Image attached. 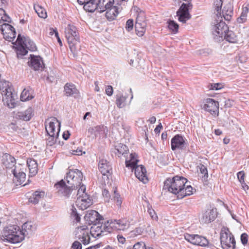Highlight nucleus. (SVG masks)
I'll use <instances>...</instances> for the list:
<instances>
[{
    "label": "nucleus",
    "instance_id": "1",
    "mask_svg": "<svg viewBox=\"0 0 249 249\" xmlns=\"http://www.w3.org/2000/svg\"><path fill=\"white\" fill-rule=\"evenodd\" d=\"M65 34L70 49L73 56L76 57L81 47L80 37L77 29L74 25L69 24L65 29Z\"/></svg>",
    "mask_w": 249,
    "mask_h": 249
},
{
    "label": "nucleus",
    "instance_id": "2",
    "mask_svg": "<svg viewBox=\"0 0 249 249\" xmlns=\"http://www.w3.org/2000/svg\"><path fill=\"white\" fill-rule=\"evenodd\" d=\"M2 239L3 241L16 244L24 240V233L20 227L17 225H10L5 227L2 232Z\"/></svg>",
    "mask_w": 249,
    "mask_h": 249
},
{
    "label": "nucleus",
    "instance_id": "3",
    "mask_svg": "<svg viewBox=\"0 0 249 249\" xmlns=\"http://www.w3.org/2000/svg\"><path fill=\"white\" fill-rule=\"evenodd\" d=\"M187 179L182 177L175 176L173 178H168L164 182L163 190L179 196L183 187L185 186Z\"/></svg>",
    "mask_w": 249,
    "mask_h": 249
},
{
    "label": "nucleus",
    "instance_id": "4",
    "mask_svg": "<svg viewBox=\"0 0 249 249\" xmlns=\"http://www.w3.org/2000/svg\"><path fill=\"white\" fill-rule=\"evenodd\" d=\"M98 11L102 13L106 11L107 18L111 21L114 19L119 14V8L114 6V0H97Z\"/></svg>",
    "mask_w": 249,
    "mask_h": 249
},
{
    "label": "nucleus",
    "instance_id": "5",
    "mask_svg": "<svg viewBox=\"0 0 249 249\" xmlns=\"http://www.w3.org/2000/svg\"><path fill=\"white\" fill-rule=\"evenodd\" d=\"M135 153L130 155V159L125 160V165L127 167H130L132 170L134 169L135 176L143 183L148 182L145 168L142 165H138V160L135 158Z\"/></svg>",
    "mask_w": 249,
    "mask_h": 249
},
{
    "label": "nucleus",
    "instance_id": "6",
    "mask_svg": "<svg viewBox=\"0 0 249 249\" xmlns=\"http://www.w3.org/2000/svg\"><path fill=\"white\" fill-rule=\"evenodd\" d=\"M220 242L223 249H235V240L229 229L223 227L220 232Z\"/></svg>",
    "mask_w": 249,
    "mask_h": 249
},
{
    "label": "nucleus",
    "instance_id": "7",
    "mask_svg": "<svg viewBox=\"0 0 249 249\" xmlns=\"http://www.w3.org/2000/svg\"><path fill=\"white\" fill-rule=\"evenodd\" d=\"M0 89L3 96L2 101L4 105L9 108L15 107V100L12 93V88L8 82H4L0 85Z\"/></svg>",
    "mask_w": 249,
    "mask_h": 249
},
{
    "label": "nucleus",
    "instance_id": "8",
    "mask_svg": "<svg viewBox=\"0 0 249 249\" xmlns=\"http://www.w3.org/2000/svg\"><path fill=\"white\" fill-rule=\"evenodd\" d=\"M83 178V174L79 170L70 169L67 174V183L73 189H77L81 185Z\"/></svg>",
    "mask_w": 249,
    "mask_h": 249
},
{
    "label": "nucleus",
    "instance_id": "9",
    "mask_svg": "<svg viewBox=\"0 0 249 249\" xmlns=\"http://www.w3.org/2000/svg\"><path fill=\"white\" fill-rule=\"evenodd\" d=\"M214 31L213 32V38L216 42H219L223 40V35L228 31V27L225 22L220 20L214 27Z\"/></svg>",
    "mask_w": 249,
    "mask_h": 249
},
{
    "label": "nucleus",
    "instance_id": "10",
    "mask_svg": "<svg viewBox=\"0 0 249 249\" xmlns=\"http://www.w3.org/2000/svg\"><path fill=\"white\" fill-rule=\"evenodd\" d=\"M192 7L190 2L187 3H183L177 12V16L178 17V20L183 23L191 18V15L189 13V9Z\"/></svg>",
    "mask_w": 249,
    "mask_h": 249
},
{
    "label": "nucleus",
    "instance_id": "11",
    "mask_svg": "<svg viewBox=\"0 0 249 249\" xmlns=\"http://www.w3.org/2000/svg\"><path fill=\"white\" fill-rule=\"evenodd\" d=\"M184 236L185 240L195 245L205 247L208 244V241L205 237L198 234H190L186 233L184 234Z\"/></svg>",
    "mask_w": 249,
    "mask_h": 249
},
{
    "label": "nucleus",
    "instance_id": "12",
    "mask_svg": "<svg viewBox=\"0 0 249 249\" xmlns=\"http://www.w3.org/2000/svg\"><path fill=\"white\" fill-rule=\"evenodd\" d=\"M0 31L5 39L13 41L16 37V32L15 28L8 23H3L0 25Z\"/></svg>",
    "mask_w": 249,
    "mask_h": 249
},
{
    "label": "nucleus",
    "instance_id": "13",
    "mask_svg": "<svg viewBox=\"0 0 249 249\" xmlns=\"http://www.w3.org/2000/svg\"><path fill=\"white\" fill-rule=\"evenodd\" d=\"M84 219L86 223L89 225L98 224L104 220L103 216L95 210L88 211L84 216Z\"/></svg>",
    "mask_w": 249,
    "mask_h": 249
},
{
    "label": "nucleus",
    "instance_id": "14",
    "mask_svg": "<svg viewBox=\"0 0 249 249\" xmlns=\"http://www.w3.org/2000/svg\"><path fill=\"white\" fill-rule=\"evenodd\" d=\"M54 186L57 190L59 195L64 196L66 198L69 197L73 190L76 189L71 187V185L67 186L65 182L63 179L56 183Z\"/></svg>",
    "mask_w": 249,
    "mask_h": 249
},
{
    "label": "nucleus",
    "instance_id": "15",
    "mask_svg": "<svg viewBox=\"0 0 249 249\" xmlns=\"http://www.w3.org/2000/svg\"><path fill=\"white\" fill-rule=\"evenodd\" d=\"M186 142H185V139L183 137L180 135L177 134L174 136L171 139V149L173 151L176 150H183Z\"/></svg>",
    "mask_w": 249,
    "mask_h": 249
},
{
    "label": "nucleus",
    "instance_id": "16",
    "mask_svg": "<svg viewBox=\"0 0 249 249\" xmlns=\"http://www.w3.org/2000/svg\"><path fill=\"white\" fill-rule=\"evenodd\" d=\"M203 108L213 115L216 114L218 113L219 103L213 99L208 98Z\"/></svg>",
    "mask_w": 249,
    "mask_h": 249
},
{
    "label": "nucleus",
    "instance_id": "17",
    "mask_svg": "<svg viewBox=\"0 0 249 249\" xmlns=\"http://www.w3.org/2000/svg\"><path fill=\"white\" fill-rule=\"evenodd\" d=\"M28 64L35 71H42L45 67L42 58L39 56L31 55V59Z\"/></svg>",
    "mask_w": 249,
    "mask_h": 249
},
{
    "label": "nucleus",
    "instance_id": "18",
    "mask_svg": "<svg viewBox=\"0 0 249 249\" xmlns=\"http://www.w3.org/2000/svg\"><path fill=\"white\" fill-rule=\"evenodd\" d=\"M77 232L80 233L78 236V238L84 245H87L90 242V237L88 231V227L83 225L78 227Z\"/></svg>",
    "mask_w": 249,
    "mask_h": 249
},
{
    "label": "nucleus",
    "instance_id": "19",
    "mask_svg": "<svg viewBox=\"0 0 249 249\" xmlns=\"http://www.w3.org/2000/svg\"><path fill=\"white\" fill-rule=\"evenodd\" d=\"M60 122L55 117H51L48 119L45 122V129L47 134L56 135L57 131L55 130V124H57V128H58V123Z\"/></svg>",
    "mask_w": 249,
    "mask_h": 249
},
{
    "label": "nucleus",
    "instance_id": "20",
    "mask_svg": "<svg viewBox=\"0 0 249 249\" xmlns=\"http://www.w3.org/2000/svg\"><path fill=\"white\" fill-rule=\"evenodd\" d=\"M16 41L18 44H23L27 49L31 51H34L36 50L35 44L28 37L22 36L21 35L19 34Z\"/></svg>",
    "mask_w": 249,
    "mask_h": 249
},
{
    "label": "nucleus",
    "instance_id": "21",
    "mask_svg": "<svg viewBox=\"0 0 249 249\" xmlns=\"http://www.w3.org/2000/svg\"><path fill=\"white\" fill-rule=\"evenodd\" d=\"M107 129L104 125H98L89 128L88 132L91 135H94V138L106 136L107 133Z\"/></svg>",
    "mask_w": 249,
    "mask_h": 249
},
{
    "label": "nucleus",
    "instance_id": "22",
    "mask_svg": "<svg viewBox=\"0 0 249 249\" xmlns=\"http://www.w3.org/2000/svg\"><path fill=\"white\" fill-rule=\"evenodd\" d=\"M76 205L81 210H85L91 204V199L89 195L77 197L76 201Z\"/></svg>",
    "mask_w": 249,
    "mask_h": 249
},
{
    "label": "nucleus",
    "instance_id": "23",
    "mask_svg": "<svg viewBox=\"0 0 249 249\" xmlns=\"http://www.w3.org/2000/svg\"><path fill=\"white\" fill-rule=\"evenodd\" d=\"M128 148L126 145L122 143L116 145L112 152L118 157L123 156L124 157L127 156Z\"/></svg>",
    "mask_w": 249,
    "mask_h": 249
},
{
    "label": "nucleus",
    "instance_id": "24",
    "mask_svg": "<svg viewBox=\"0 0 249 249\" xmlns=\"http://www.w3.org/2000/svg\"><path fill=\"white\" fill-rule=\"evenodd\" d=\"M113 223L112 226H114V230L119 231H124L129 227V223L124 219L113 220Z\"/></svg>",
    "mask_w": 249,
    "mask_h": 249
},
{
    "label": "nucleus",
    "instance_id": "25",
    "mask_svg": "<svg viewBox=\"0 0 249 249\" xmlns=\"http://www.w3.org/2000/svg\"><path fill=\"white\" fill-rule=\"evenodd\" d=\"M90 233L94 238H97L104 235V231L103 229L102 223L94 224L91 227Z\"/></svg>",
    "mask_w": 249,
    "mask_h": 249
},
{
    "label": "nucleus",
    "instance_id": "26",
    "mask_svg": "<svg viewBox=\"0 0 249 249\" xmlns=\"http://www.w3.org/2000/svg\"><path fill=\"white\" fill-rule=\"evenodd\" d=\"M98 168L103 176H106L107 174L109 173L110 171L111 170V167L109 163L106 160L104 159L100 160Z\"/></svg>",
    "mask_w": 249,
    "mask_h": 249
},
{
    "label": "nucleus",
    "instance_id": "27",
    "mask_svg": "<svg viewBox=\"0 0 249 249\" xmlns=\"http://www.w3.org/2000/svg\"><path fill=\"white\" fill-rule=\"evenodd\" d=\"M216 217V212L213 209H212L209 211H207L203 213L201 218V221L203 223H209L212 221H213Z\"/></svg>",
    "mask_w": 249,
    "mask_h": 249
},
{
    "label": "nucleus",
    "instance_id": "28",
    "mask_svg": "<svg viewBox=\"0 0 249 249\" xmlns=\"http://www.w3.org/2000/svg\"><path fill=\"white\" fill-rule=\"evenodd\" d=\"M64 90L67 96L76 97L79 95V91L73 84L67 83L64 86Z\"/></svg>",
    "mask_w": 249,
    "mask_h": 249
},
{
    "label": "nucleus",
    "instance_id": "29",
    "mask_svg": "<svg viewBox=\"0 0 249 249\" xmlns=\"http://www.w3.org/2000/svg\"><path fill=\"white\" fill-rule=\"evenodd\" d=\"M33 115V110L32 108L29 107L23 112H18L16 114L17 118L24 121H29Z\"/></svg>",
    "mask_w": 249,
    "mask_h": 249
},
{
    "label": "nucleus",
    "instance_id": "30",
    "mask_svg": "<svg viewBox=\"0 0 249 249\" xmlns=\"http://www.w3.org/2000/svg\"><path fill=\"white\" fill-rule=\"evenodd\" d=\"M83 3L84 8L85 10L92 13L95 10L98 11V4L97 0H88Z\"/></svg>",
    "mask_w": 249,
    "mask_h": 249
},
{
    "label": "nucleus",
    "instance_id": "31",
    "mask_svg": "<svg viewBox=\"0 0 249 249\" xmlns=\"http://www.w3.org/2000/svg\"><path fill=\"white\" fill-rule=\"evenodd\" d=\"M27 164L29 170L30 176H35L37 173L38 170V165L36 161L33 159H28L27 161Z\"/></svg>",
    "mask_w": 249,
    "mask_h": 249
},
{
    "label": "nucleus",
    "instance_id": "32",
    "mask_svg": "<svg viewBox=\"0 0 249 249\" xmlns=\"http://www.w3.org/2000/svg\"><path fill=\"white\" fill-rule=\"evenodd\" d=\"M45 196V192L43 191H36L35 192L29 199V201L34 204L38 203L39 200L43 198Z\"/></svg>",
    "mask_w": 249,
    "mask_h": 249
},
{
    "label": "nucleus",
    "instance_id": "33",
    "mask_svg": "<svg viewBox=\"0 0 249 249\" xmlns=\"http://www.w3.org/2000/svg\"><path fill=\"white\" fill-rule=\"evenodd\" d=\"M60 124L61 123H58V128L57 129V132L56 135L53 134H48V138L47 139L46 143L47 145L53 146L54 145L56 142V139L58 138L59 133L60 130Z\"/></svg>",
    "mask_w": 249,
    "mask_h": 249
},
{
    "label": "nucleus",
    "instance_id": "34",
    "mask_svg": "<svg viewBox=\"0 0 249 249\" xmlns=\"http://www.w3.org/2000/svg\"><path fill=\"white\" fill-rule=\"evenodd\" d=\"M181 190L180 195L177 196L178 199H181L186 196L193 194V188L190 185H187L186 187L184 186Z\"/></svg>",
    "mask_w": 249,
    "mask_h": 249
},
{
    "label": "nucleus",
    "instance_id": "35",
    "mask_svg": "<svg viewBox=\"0 0 249 249\" xmlns=\"http://www.w3.org/2000/svg\"><path fill=\"white\" fill-rule=\"evenodd\" d=\"M16 53L18 58H22L27 53L28 51L23 44H18V46L16 48Z\"/></svg>",
    "mask_w": 249,
    "mask_h": 249
},
{
    "label": "nucleus",
    "instance_id": "36",
    "mask_svg": "<svg viewBox=\"0 0 249 249\" xmlns=\"http://www.w3.org/2000/svg\"><path fill=\"white\" fill-rule=\"evenodd\" d=\"M33 227L31 222H27L23 224L21 231L24 233V238L26 235L29 234V233L32 231Z\"/></svg>",
    "mask_w": 249,
    "mask_h": 249
},
{
    "label": "nucleus",
    "instance_id": "37",
    "mask_svg": "<svg viewBox=\"0 0 249 249\" xmlns=\"http://www.w3.org/2000/svg\"><path fill=\"white\" fill-rule=\"evenodd\" d=\"M224 39L231 43H234L237 40L236 36L231 31H228L223 35Z\"/></svg>",
    "mask_w": 249,
    "mask_h": 249
},
{
    "label": "nucleus",
    "instance_id": "38",
    "mask_svg": "<svg viewBox=\"0 0 249 249\" xmlns=\"http://www.w3.org/2000/svg\"><path fill=\"white\" fill-rule=\"evenodd\" d=\"M6 161L4 162L5 166L7 168H11L14 166L16 163V160L14 157L10 155H5Z\"/></svg>",
    "mask_w": 249,
    "mask_h": 249
},
{
    "label": "nucleus",
    "instance_id": "39",
    "mask_svg": "<svg viewBox=\"0 0 249 249\" xmlns=\"http://www.w3.org/2000/svg\"><path fill=\"white\" fill-rule=\"evenodd\" d=\"M13 173L14 176L17 178L19 184H22L25 180L26 174L24 172H19L18 173L17 171L14 169L13 170Z\"/></svg>",
    "mask_w": 249,
    "mask_h": 249
},
{
    "label": "nucleus",
    "instance_id": "40",
    "mask_svg": "<svg viewBox=\"0 0 249 249\" xmlns=\"http://www.w3.org/2000/svg\"><path fill=\"white\" fill-rule=\"evenodd\" d=\"M34 9L40 18H45L47 17L46 10L41 6L35 5H34Z\"/></svg>",
    "mask_w": 249,
    "mask_h": 249
},
{
    "label": "nucleus",
    "instance_id": "41",
    "mask_svg": "<svg viewBox=\"0 0 249 249\" xmlns=\"http://www.w3.org/2000/svg\"><path fill=\"white\" fill-rule=\"evenodd\" d=\"M116 97V105L119 108H122L125 106V102L126 98L122 94L119 93L117 95Z\"/></svg>",
    "mask_w": 249,
    "mask_h": 249
},
{
    "label": "nucleus",
    "instance_id": "42",
    "mask_svg": "<svg viewBox=\"0 0 249 249\" xmlns=\"http://www.w3.org/2000/svg\"><path fill=\"white\" fill-rule=\"evenodd\" d=\"M249 11L247 7H243L242 12L240 16L237 18V22L239 23H242L247 20V14Z\"/></svg>",
    "mask_w": 249,
    "mask_h": 249
},
{
    "label": "nucleus",
    "instance_id": "43",
    "mask_svg": "<svg viewBox=\"0 0 249 249\" xmlns=\"http://www.w3.org/2000/svg\"><path fill=\"white\" fill-rule=\"evenodd\" d=\"M114 223L112 220L107 221V223L105 224L102 223L103 229L105 232L110 233L114 229V226H112V224Z\"/></svg>",
    "mask_w": 249,
    "mask_h": 249
},
{
    "label": "nucleus",
    "instance_id": "44",
    "mask_svg": "<svg viewBox=\"0 0 249 249\" xmlns=\"http://www.w3.org/2000/svg\"><path fill=\"white\" fill-rule=\"evenodd\" d=\"M4 21L10 23L11 19L9 16L6 14L5 11L2 7L0 8V23Z\"/></svg>",
    "mask_w": 249,
    "mask_h": 249
},
{
    "label": "nucleus",
    "instance_id": "45",
    "mask_svg": "<svg viewBox=\"0 0 249 249\" xmlns=\"http://www.w3.org/2000/svg\"><path fill=\"white\" fill-rule=\"evenodd\" d=\"M237 178H238L239 181L242 185V187L243 188V189L244 190H246V188L247 189H248L249 187H248V185H246V183H245V180H244L245 173H244V172L243 171H240L237 173Z\"/></svg>",
    "mask_w": 249,
    "mask_h": 249
},
{
    "label": "nucleus",
    "instance_id": "46",
    "mask_svg": "<svg viewBox=\"0 0 249 249\" xmlns=\"http://www.w3.org/2000/svg\"><path fill=\"white\" fill-rule=\"evenodd\" d=\"M33 98V97L32 95H30L29 90H27L25 89H24L21 92L20 95V99L22 101L29 100L32 99Z\"/></svg>",
    "mask_w": 249,
    "mask_h": 249
},
{
    "label": "nucleus",
    "instance_id": "47",
    "mask_svg": "<svg viewBox=\"0 0 249 249\" xmlns=\"http://www.w3.org/2000/svg\"><path fill=\"white\" fill-rule=\"evenodd\" d=\"M168 28L173 32L176 33L178 31V25L174 20H169L168 21Z\"/></svg>",
    "mask_w": 249,
    "mask_h": 249
},
{
    "label": "nucleus",
    "instance_id": "48",
    "mask_svg": "<svg viewBox=\"0 0 249 249\" xmlns=\"http://www.w3.org/2000/svg\"><path fill=\"white\" fill-rule=\"evenodd\" d=\"M71 216L74 218L75 220L77 222H79L80 221V215L77 213L76 209L73 206L71 207Z\"/></svg>",
    "mask_w": 249,
    "mask_h": 249
},
{
    "label": "nucleus",
    "instance_id": "49",
    "mask_svg": "<svg viewBox=\"0 0 249 249\" xmlns=\"http://www.w3.org/2000/svg\"><path fill=\"white\" fill-rule=\"evenodd\" d=\"M148 248L146 247V246L144 242H139L136 243L132 249L131 248H127L126 249H147Z\"/></svg>",
    "mask_w": 249,
    "mask_h": 249
},
{
    "label": "nucleus",
    "instance_id": "50",
    "mask_svg": "<svg viewBox=\"0 0 249 249\" xmlns=\"http://www.w3.org/2000/svg\"><path fill=\"white\" fill-rule=\"evenodd\" d=\"M79 186L80 187L77 191V197H81V196H83L85 195H88L87 194L85 193L86 186L84 185L81 184Z\"/></svg>",
    "mask_w": 249,
    "mask_h": 249
},
{
    "label": "nucleus",
    "instance_id": "51",
    "mask_svg": "<svg viewBox=\"0 0 249 249\" xmlns=\"http://www.w3.org/2000/svg\"><path fill=\"white\" fill-rule=\"evenodd\" d=\"M222 85L221 83L210 84L208 86V88L210 90H218L222 88Z\"/></svg>",
    "mask_w": 249,
    "mask_h": 249
},
{
    "label": "nucleus",
    "instance_id": "52",
    "mask_svg": "<svg viewBox=\"0 0 249 249\" xmlns=\"http://www.w3.org/2000/svg\"><path fill=\"white\" fill-rule=\"evenodd\" d=\"M145 21V17L144 13L142 11H140L137 15L136 22L141 23Z\"/></svg>",
    "mask_w": 249,
    "mask_h": 249
},
{
    "label": "nucleus",
    "instance_id": "53",
    "mask_svg": "<svg viewBox=\"0 0 249 249\" xmlns=\"http://www.w3.org/2000/svg\"><path fill=\"white\" fill-rule=\"evenodd\" d=\"M223 2L222 0H215L214 2V5L215 6V9L217 12V14L220 13L221 10Z\"/></svg>",
    "mask_w": 249,
    "mask_h": 249
},
{
    "label": "nucleus",
    "instance_id": "54",
    "mask_svg": "<svg viewBox=\"0 0 249 249\" xmlns=\"http://www.w3.org/2000/svg\"><path fill=\"white\" fill-rule=\"evenodd\" d=\"M143 229L141 227H137L134 230L131 231V236H136L141 235L143 232Z\"/></svg>",
    "mask_w": 249,
    "mask_h": 249
},
{
    "label": "nucleus",
    "instance_id": "55",
    "mask_svg": "<svg viewBox=\"0 0 249 249\" xmlns=\"http://www.w3.org/2000/svg\"><path fill=\"white\" fill-rule=\"evenodd\" d=\"M113 198L114 200L116 202L117 205L120 206L122 202V198L120 197V195L117 193L116 190L114 191Z\"/></svg>",
    "mask_w": 249,
    "mask_h": 249
},
{
    "label": "nucleus",
    "instance_id": "56",
    "mask_svg": "<svg viewBox=\"0 0 249 249\" xmlns=\"http://www.w3.org/2000/svg\"><path fill=\"white\" fill-rule=\"evenodd\" d=\"M133 20L132 19H129L126 22L125 29L127 31H130L133 29Z\"/></svg>",
    "mask_w": 249,
    "mask_h": 249
},
{
    "label": "nucleus",
    "instance_id": "57",
    "mask_svg": "<svg viewBox=\"0 0 249 249\" xmlns=\"http://www.w3.org/2000/svg\"><path fill=\"white\" fill-rule=\"evenodd\" d=\"M148 213L153 219H158V216L155 213V211L151 208V206H148Z\"/></svg>",
    "mask_w": 249,
    "mask_h": 249
},
{
    "label": "nucleus",
    "instance_id": "58",
    "mask_svg": "<svg viewBox=\"0 0 249 249\" xmlns=\"http://www.w3.org/2000/svg\"><path fill=\"white\" fill-rule=\"evenodd\" d=\"M135 27L137 34L140 36H142L145 31V29L139 26V25H135Z\"/></svg>",
    "mask_w": 249,
    "mask_h": 249
},
{
    "label": "nucleus",
    "instance_id": "59",
    "mask_svg": "<svg viewBox=\"0 0 249 249\" xmlns=\"http://www.w3.org/2000/svg\"><path fill=\"white\" fill-rule=\"evenodd\" d=\"M241 241L242 244L245 246L247 244L248 242V235L246 233H243L241 235Z\"/></svg>",
    "mask_w": 249,
    "mask_h": 249
},
{
    "label": "nucleus",
    "instance_id": "60",
    "mask_svg": "<svg viewBox=\"0 0 249 249\" xmlns=\"http://www.w3.org/2000/svg\"><path fill=\"white\" fill-rule=\"evenodd\" d=\"M200 172L204 175V177L207 178L208 176L207 168L203 165L201 164L199 166Z\"/></svg>",
    "mask_w": 249,
    "mask_h": 249
},
{
    "label": "nucleus",
    "instance_id": "61",
    "mask_svg": "<svg viewBox=\"0 0 249 249\" xmlns=\"http://www.w3.org/2000/svg\"><path fill=\"white\" fill-rule=\"evenodd\" d=\"M81 244L78 241H75L71 245L70 249H82Z\"/></svg>",
    "mask_w": 249,
    "mask_h": 249
},
{
    "label": "nucleus",
    "instance_id": "62",
    "mask_svg": "<svg viewBox=\"0 0 249 249\" xmlns=\"http://www.w3.org/2000/svg\"><path fill=\"white\" fill-rule=\"evenodd\" d=\"M102 195L106 198L105 201H108L110 197V195L107 189H104L102 191Z\"/></svg>",
    "mask_w": 249,
    "mask_h": 249
},
{
    "label": "nucleus",
    "instance_id": "63",
    "mask_svg": "<svg viewBox=\"0 0 249 249\" xmlns=\"http://www.w3.org/2000/svg\"><path fill=\"white\" fill-rule=\"evenodd\" d=\"M113 89L111 86H107L106 89V94L108 96H111L113 94Z\"/></svg>",
    "mask_w": 249,
    "mask_h": 249
},
{
    "label": "nucleus",
    "instance_id": "64",
    "mask_svg": "<svg viewBox=\"0 0 249 249\" xmlns=\"http://www.w3.org/2000/svg\"><path fill=\"white\" fill-rule=\"evenodd\" d=\"M232 13V11L230 10L229 11H227V12H226L225 15L224 14V10L223 11V16L225 18V19L227 20H230V18H231V14Z\"/></svg>",
    "mask_w": 249,
    "mask_h": 249
}]
</instances>
